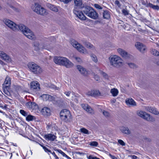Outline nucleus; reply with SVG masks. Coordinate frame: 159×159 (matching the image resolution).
I'll use <instances>...</instances> for the list:
<instances>
[{"mask_svg":"<svg viewBox=\"0 0 159 159\" xmlns=\"http://www.w3.org/2000/svg\"><path fill=\"white\" fill-rule=\"evenodd\" d=\"M98 71L100 74H101L105 79L107 80H109V77L107 74L100 70H99Z\"/></svg>","mask_w":159,"mask_h":159,"instance_id":"nucleus-31","label":"nucleus"},{"mask_svg":"<svg viewBox=\"0 0 159 159\" xmlns=\"http://www.w3.org/2000/svg\"><path fill=\"white\" fill-rule=\"evenodd\" d=\"M109 156L112 159H117V158L116 157H115V156L113 155H112L111 154H109Z\"/></svg>","mask_w":159,"mask_h":159,"instance_id":"nucleus-59","label":"nucleus"},{"mask_svg":"<svg viewBox=\"0 0 159 159\" xmlns=\"http://www.w3.org/2000/svg\"><path fill=\"white\" fill-rule=\"evenodd\" d=\"M26 106L28 108L33 109H36L38 107L36 103L32 102L27 103L26 104Z\"/></svg>","mask_w":159,"mask_h":159,"instance_id":"nucleus-21","label":"nucleus"},{"mask_svg":"<svg viewBox=\"0 0 159 159\" xmlns=\"http://www.w3.org/2000/svg\"><path fill=\"white\" fill-rule=\"evenodd\" d=\"M3 93L6 95V96H10L11 95V93L8 90L9 89V87L4 86L3 87Z\"/></svg>","mask_w":159,"mask_h":159,"instance_id":"nucleus-28","label":"nucleus"},{"mask_svg":"<svg viewBox=\"0 0 159 159\" xmlns=\"http://www.w3.org/2000/svg\"><path fill=\"white\" fill-rule=\"evenodd\" d=\"M117 52L122 57L125 59L130 58L132 57V56L122 49L120 48H118L117 49Z\"/></svg>","mask_w":159,"mask_h":159,"instance_id":"nucleus-10","label":"nucleus"},{"mask_svg":"<svg viewBox=\"0 0 159 159\" xmlns=\"http://www.w3.org/2000/svg\"><path fill=\"white\" fill-rule=\"evenodd\" d=\"M71 93V91H66V92H65V93H64L65 94H66V95L67 96V97H69L70 95V94Z\"/></svg>","mask_w":159,"mask_h":159,"instance_id":"nucleus-56","label":"nucleus"},{"mask_svg":"<svg viewBox=\"0 0 159 159\" xmlns=\"http://www.w3.org/2000/svg\"><path fill=\"white\" fill-rule=\"evenodd\" d=\"M135 46L138 50L142 53H143L146 49V46L140 42H137L135 44Z\"/></svg>","mask_w":159,"mask_h":159,"instance_id":"nucleus-13","label":"nucleus"},{"mask_svg":"<svg viewBox=\"0 0 159 159\" xmlns=\"http://www.w3.org/2000/svg\"><path fill=\"white\" fill-rule=\"evenodd\" d=\"M74 7L73 10L74 13L80 19L85 20L86 17L84 15L83 12L78 10V8H81L84 7L82 0H74Z\"/></svg>","mask_w":159,"mask_h":159,"instance_id":"nucleus-1","label":"nucleus"},{"mask_svg":"<svg viewBox=\"0 0 159 159\" xmlns=\"http://www.w3.org/2000/svg\"><path fill=\"white\" fill-rule=\"evenodd\" d=\"M85 45L87 47L89 48H92L93 47V45L89 42H86L85 43Z\"/></svg>","mask_w":159,"mask_h":159,"instance_id":"nucleus-48","label":"nucleus"},{"mask_svg":"<svg viewBox=\"0 0 159 159\" xmlns=\"http://www.w3.org/2000/svg\"><path fill=\"white\" fill-rule=\"evenodd\" d=\"M81 132L87 134H89V131L84 128H81L80 129Z\"/></svg>","mask_w":159,"mask_h":159,"instance_id":"nucleus-38","label":"nucleus"},{"mask_svg":"<svg viewBox=\"0 0 159 159\" xmlns=\"http://www.w3.org/2000/svg\"><path fill=\"white\" fill-rule=\"evenodd\" d=\"M43 149L46 152H50L51 153V151L50 150H49L46 147H43Z\"/></svg>","mask_w":159,"mask_h":159,"instance_id":"nucleus-54","label":"nucleus"},{"mask_svg":"<svg viewBox=\"0 0 159 159\" xmlns=\"http://www.w3.org/2000/svg\"><path fill=\"white\" fill-rule=\"evenodd\" d=\"M5 85L4 86L10 87L11 84V80L10 77L9 76H7L4 83Z\"/></svg>","mask_w":159,"mask_h":159,"instance_id":"nucleus-26","label":"nucleus"},{"mask_svg":"<svg viewBox=\"0 0 159 159\" xmlns=\"http://www.w3.org/2000/svg\"><path fill=\"white\" fill-rule=\"evenodd\" d=\"M41 113L43 115L45 116H49L51 115V110L50 108L45 107L42 109Z\"/></svg>","mask_w":159,"mask_h":159,"instance_id":"nucleus-14","label":"nucleus"},{"mask_svg":"<svg viewBox=\"0 0 159 159\" xmlns=\"http://www.w3.org/2000/svg\"><path fill=\"white\" fill-rule=\"evenodd\" d=\"M122 14L125 16L128 15L129 14V11L126 8L123 9L122 10Z\"/></svg>","mask_w":159,"mask_h":159,"instance_id":"nucleus-44","label":"nucleus"},{"mask_svg":"<svg viewBox=\"0 0 159 159\" xmlns=\"http://www.w3.org/2000/svg\"><path fill=\"white\" fill-rule=\"evenodd\" d=\"M16 31L18 30L19 29L21 31L23 34H24V32L27 30V29H29L24 25L21 24L19 25H16Z\"/></svg>","mask_w":159,"mask_h":159,"instance_id":"nucleus-23","label":"nucleus"},{"mask_svg":"<svg viewBox=\"0 0 159 159\" xmlns=\"http://www.w3.org/2000/svg\"><path fill=\"white\" fill-rule=\"evenodd\" d=\"M115 4H116L119 7H120L121 6V4L119 2L118 0H116L115 2Z\"/></svg>","mask_w":159,"mask_h":159,"instance_id":"nucleus-55","label":"nucleus"},{"mask_svg":"<svg viewBox=\"0 0 159 159\" xmlns=\"http://www.w3.org/2000/svg\"><path fill=\"white\" fill-rule=\"evenodd\" d=\"M75 153L77 154H79V155H80L84 154V153H83L82 152H75Z\"/></svg>","mask_w":159,"mask_h":159,"instance_id":"nucleus-60","label":"nucleus"},{"mask_svg":"<svg viewBox=\"0 0 159 159\" xmlns=\"http://www.w3.org/2000/svg\"><path fill=\"white\" fill-rule=\"evenodd\" d=\"M147 6L155 10H157V11L159 10V6H158L153 5L150 3H149L148 4Z\"/></svg>","mask_w":159,"mask_h":159,"instance_id":"nucleus-29","label":"nucleus"},{"mask_svg":"<svg viewBox=\"0 0 159 159\" xmlns=\"http://www.w3.org/2000/svg\"><path fill=\"white\" fill-rule=\"evenodd\" d=\"M98 143L96 141H93L91 142L89 145L91 146H93L94 147H96L98 145Z\"/></svg>","mask_w":159,"mask_h":159,"instance_id":"nucleus-46","label":"nucleus"},{"mask_svg":"<svg viewBox=\"0 0 159 159\" xmlns=\"http://www.w3.org/2000/svg\"><path fill=\"white\" fill-rule=\"evenodd\" d=\"M60 116L61 119L66 123L70 122L72 120L70 112L66 109H63L61 111Z\"/></svg>","mask_w":159,"mask_h":159,"instance_id":"nucleus-5","label":"nucleus"},{"mask_svg":"<svg viewBox=\"0 0 159 159\" xmlns=\"http://www.w3.org/2000/svg\"><path fill=\"white\" fill-rule=\"evenodd\" d=\"M151 53L154 55L157 56L159 55V52L154 49H152L151 50Z\"/></svg>","mask_w":159,"mask_h":159,"instance_id":"nucleus-37","label":"nucleus"},{"mask_svg":"<svg viewBox=\"0 0 159 159\" xmlns=\"http://www.w3.org/2000/svg\"><path fill=\"white\" fill-rule=\"evenodd\" d=\"M150 112L156 115H158L159 114L158 111L157 110L156 108L153 107H152V111H151Z\"/></svg>","mask_w":159,"mask_h":159,"instance_id":"nucleus-35","label":"nucleus"},{"mask_svg":"<svg viewBox=\"0 0 159 159\" xmlns=\"http://www.w3.org/2000/svg\"><path fill=\"white\" fill-rule=\"evenodd\" d=\"M103 17L104 18L108 19L110 17V15L109 12L107 11H103Z\"/></svg>","mask_w":159,"mask_h":159,"instance_id":"nucleus-32","label":"nucleus"},{"mask_svg":"<svg viewBox=\"0 0 159 159\" xmlns=\"http://www.w3.org/2000/svg\"><path fill=\"white\" fill-rule=\"evenodd\" d=\"M64 157H65L68 159H71L70 157L67 156L66 154Z\"/></svg>","mask_w":159,"mask_h":159,"instance_id":"nucleus-63","label":"nucleus"},{"mask_svg":"<svg viewBox=\"0 0 159 159\" xmlns=\"http://www.w3.org/2000/svg\"><path fill=\"white\" fill-rule=\"evenodd\" d=\"M102 113L104 116L107 118L109 117L110 116V114L107 111H103Z\"/></svg>","mask_w":159,"mask_h":159,"instance_id":"nucleus-43","label":"nucleus"},{"mask_svg":"<svg viewBox=\"0 0 159 159\" xmlns=\"http://www.w3.org/2000/svg\"><path fill=\"white\" fill-rule=\"evenodd\" d=\"M47 6L51 10L54 11V12H57L58 11V10L57 7L51 4L50 3H48L47 4Z\"/></svg>","mask_w":159,"mask_h":159,"instance_id":"nucleus-27","label":"nucleus"},{"mask_svg":"<svg viewBox=\"0 0 159 159\" xmlns=\"http://www.w3.org/2000/svg\"><path fill=\"white\" fill-rule=\"evenodd\" d=\"M71 43L72 46L80 52L84 54H86L88 53L85 48L75 40H72L71 41Z\"/></svg>","mask_w":159,"mask_h":159,"instance_id":"nucleus-8","label":"nucleus"},{"mask_svg":"<svg viewBox=\"0 0 159 159\" xmlns=\"http://www.w3.org/2000/svg\"><path fill=\"white\" fill-rule=\"evenodd\" d=\"M48 101H52L54 103H57V101L56 98L54 96H51L49 95Z\"/></svg>","mask_w":159,"mask_h":159,"instance_id":"nucleus-36","label":"nucleus"},{"mask_svg":"<svg viewBox=\"0 0 159 159\" xmlns=\"http://www.w3.org/2000/svg\"><path fill=\"white\" fill-rule=\"evenodd\" d=\"M109 60L111 65L113 67L119 68L124 64L123 59L117 55H111L109 58Z\"/></svg>","mask_w":159,"mask_h":159,"instance_id":"nucleus-3","label":"nucleus"},{"mask_svg":"<svg viewBox=\"0 0 159 159\" xmlns=\"http://www.w3.org/2000/svg\"><path fill=\"white\" fill-rule=\"evenodd\" d=\"M30 88L33 90H39L40 87L38 82L37 81L31 82L30 84Z\"/></svg>","mask_w":159,"mask_h":159,"instance_id":"nucleus-16","label":"nucleus"},{"mask_svg":"<svg viewBox=\"0 0 159 159\" xmlns=\"http://www.w3.org/2000/svg\"><path fill=\"white\" fill-rule=\"evenodd\" d=\"M132 159H136L137 157L135 155H132Z\"/></svg>","mask_w":159,"mask_h":159,"instance_id":"nucleus-62","label":"nucleus"},{"mask_svg":"<svg viewBox=\"0 0 159 159\" xmlns=\"http://www.w3.org/2000/svg\"><path fill=\"white\" fill-rule=\"evenodd\" d=\"M93 8L89 6H86L83 10V12L88 16Z\"/></svg>","mask_w":159,"mask_h":159,"instance_id":"nucleus-24","label":"nucleus"},{"mask_svg":"<svg viewBox=\"0 0 159 159\" xmlns=\"http://www.w3.org/2000/svg\"><path fill=\"white\" fill-rule=\"evenodd\" d=\"M129 66L131 68H135L137 67V66L134 63H127Z\"/></svg>","mask_w":159,"mask_h":159,"instance_id":"nucleus-41","label":"nucleus"},{"mask_svg":"<svg viewBox=\"0 0 159 159\" xmlns=\"http://www.w3.org/2000/svg\"><path fill=\"white\" fill-rule=\"evenodd\" d=\"M24 32V35L29 39L33 40L35 39V35L30 29H27V30Z\"/></svg>","mask_w":159,"mask_h":159,"instance_id":"nucleus-11","label":"nucleus"},{"mask_svg":"<svg viewBox=\"0 0 159 159\" xmlns=\"http://www.w3.org/2000/svg\"><path fill=\"white\" fill-rule=\"evenodd\" d=\"M44 137L46 140L51 141H54L57 138V137L55 135L52 134H45Z\"/></svg>","mask_w":159,"mask_h":159,"instance_id":"nucleus-18","label":"nucleus"},{"mask_svg":"<svg viewBox=\"0 0 159 159\" xmlns=\"http://www.w3.org/2000/svg\"><path fill=\"white\" fill-rule=\"evenodd\" d=\"M3 21L4 24L12 30L16 31V25L13 22L9 19H4Z\"/></svg>","mask_w":159,"mask_h":159,"instance_id":"nucleus-9","label":"nucleus"},{"mask_svg":"<svg viewBox=\"0 0 159 159\" xmlns=\"http://www.w3.org/2000/svg\"><path fill=\"white\" fill-rule=\"evenodd\" d=\"M118 143L120 144L121 145L123 146H124L125 145V143L121 139H119L118 140Z\"/></svg>","mask_w":159,"mask_h":159,"instance_id":"nucleus-51","label":"nucleus"},{"mask_svg":"<svg viewBox=\"0 0 159 159\" xmlns=\"http://www.w3.org/2000/svg\"><path fill=\"white\" fill-rule=\"evenodd\" d=\"M77 69L79 72L83 75L86 76L87 75L88 72L86 69L80 65H77L76 66Z\"/></svg>","mask_w":159,"mask_h":159,"instance_id":"nucleus-15","label":"nucleus"},{"mask_svg":"<svg viewBox=\"0 0 159 159\" xmlns=\"http://www.w3.org/2000/svg\"><path fill=\"white\" fill-rule=\"evenodd\" d=\"M94 6L95 7L98 9L101 10L102 9V7L98 4H94Z\"/></svg>","mask_w":159,"mask_h":159,"instance_id":"nucleus-50","label":"nucleus"},{"mask_svg":"<svg viewBox=\"0 0 159 159\" xmlns=\"http://www.w3.org/2000/svg\"><path fill=\"white\" fill-rule=\"evenodd\" d=\"M49 96V95L43 94L41 96V97L43 98V100L46 101L48 100Z\"/></svg>","mask_w":159,"mask_h":159,"instance_id":"nucleus-40","label":"nucleus"},{"mask_svg":"<svg viewBox=\"0 0 159 159\" xmlns=\"http://www.w3.org/2000/svg\"><path fill=\"white\" fill-rule=\"evenodd\" d=\"M55 151H57L59 153L61 154L63 156H64L66 154H65L63 151H62L61 150L57 149L56 150H54Z\"/></svg>","mask_w":159,"mask_h":159,"instance_id":"nucleus-49","label":"nucleus"},{"mask_svg":"<svg viewBox=\"0 0 159 159\" xmlns=\"http://www.w3.org/2000/svg\"><path fill=\"white\" fill-rule=\"evenodd\" d=\"M144 139L146 140L147 141H148V142H150V141H151V140H150V139H148V138H145Z\"/></svg>","mask_w":159,"mask_h":159,"instance_id":"nucleus-64","label":"nucleus"},{"mask_svg":"<svg viewBox=\"0 0 159 159\" xmlns=\"http://www.w3.org/2000/svg\"><path fill=\"white\" fill-rule=\"evenodd\" d=\"M0 57L2 60L7 62H11L12 61L10 56L3 51H0Z\"/></svg>","mask_w":159,"mask_h":159,"instance_id":"nucleus-12","label":"nucleus"},{"mask_svg":"<svg viewBox=\"0 0 159 159\" xmlns=\"http://www.w3.org/2000/svg\"><path fill=\"white\" fill-rule=\"evenodd\" d=\"M137 114L140 117L148 121L153 122L155 121V119L153 117L145 111L141 110L138 111Z\"/></svg>","mask_w":159,"mask_h":159,"instance_id":"nucleus-6","label":"nucleus"},{"mask_svg":"<svg viewBox=\"0 0 159 159\" xmlns=\"http://www.w3.org/2000/svg\"><path fill=\"white\" fill-rule=\"evenodd\" d=\"M27 66L30 70L34 74L39 75L43 71L41 67L34 62H29Z\"/></svg>","mask_w":159,"mask_h":159,"instance_id":"nucleus-4","label":"nucleus"},{"mask_svg":"<svg viewBox=\"0 0 159 159\" xmlns=\"http://www.w3.org/2000/svg\"><path fill=\"white\" fill-rule=\"evenodd\" d=\"M120 129L122 133L126 134L129 135L131 133V130L127 127L122 126L120 128Z\"/></svg>","mask_w":159,"mask_h":159,"instance_id":"nucleus-22","label":"nucleus"},{"mask_svg":"<svg viewBox=\"0 0 159 159\" xmlns=\"http://www.w3.org/2000/svg\"><path fill=\"white\" fill-rule=\"evenodd\" d=\"M82 107L87 112L90 113H93V109L87 104H82L81 105Z\"/></svg>","mask_w":159,"mask_h":159,"instance_id":"nucleus-19","label":"nucleus"},{"mask_svg":"<svg viewBox=\"0 0 159 159\" xmlns=\"http://www.w3.org/2000/svg\"><path fill=\"white\" fill-rule=\"evenodd\" d=\"M35 119V117L34 116L30 115H28V116L26 117V120L27 121H32Z\"/></svg>","mask_w":159,"mask_h":159,"instance_id":"nucleus-33","label":"nucleus"},{"mask_svg":"<svg viewBox=\"0 0 159 159\" xmlns=\"http://www.w3.org/2000/svg\"><path fill=\"white\" fill-rule=\"evenodd\" d=\"M32 9L37 14L41 15L47 14L46 10L38 3H34V6L32 7Z\"/></svg>","mask_w":159,"mask_h":159,"instance_id":"nucleus-7","label":"nucleus"},{"mask_svg":"<svg viewBox=\"0 0 159 159\" xmlns=\"http://www.w3.org/2000/svg\"><path fill=\"white\" fill-rule=\"evenodd\" d=\"M61 2H63L64 3L67 4L71 2L72 0H59Z\"/></svg>","mask_w":159,"mask_h":159,"instance_id":"nucleus-52","label":"nucleus"},{"mask_svg":"<svg viewBox=\"0 0 159 159\" xmlns=\"http://www.w3.org/2000/svg\"><path fill=\"white\" fill-rule=\"evenodd\" d=\"M153 107L151 106H145L144 107L145 110L149 112H150Z\"/></svg>","mask_w":159,"mask_h":159,"instance_id":"nucleus-45","label":"nucleus"},{"mask_svg":"<svg viewBox=\"0 0 159 159\" xmlns=\"http://www.w3.org/2000/svg\"><path fill=\"white\" fill-rule=\"evenodd\" d=\"M126 103L128 105H132L133 106H136V104L134 100L131 98H129L126 100Z\"/></svg>","mask_w":159,"mask_h":159,"instance_id":"nucleus-25","label":"nucleus"},{"mask_svg":"<svg viewBox=\"0 0 159 159\" xmlns=\"http://www.w3.org/2000/svg\"><path fill=\"white\" fill-rule=\"evenodd\" d=\"M90 57L92 60L95 62H97L98 61V59L96 55L94 54H91Z\"/></svg>","mask_w":159,"mask_h":159,"instance_id":"nucleus-39","label":"nucleus"},{"mask_svg":"<svg viewBox=\"0 0 159 159\" xmlns=\"http://www.w3.org/2000/svg\"><path fill=\"white\" fill-rule=\"evenodd\" d=\"M88 16L93 19H97L98 18V15L93 9Z\"/></svg>","mask_w":159,"mask_h":159,"instance_id":"nucleus-20","label":"nucleus"},{"mask_svg":"<svg viewBox=\"0 0 159 159\" xmlns=\"http://www.w3.org/2000/svg\"><path fill=\"white\" fill-rule=\"evenodd\" d=\"M50 153H51L53 155V156L55 157V159H59V158L56 155L55 153L54 152H51Z\"/></svg>","mask_w":159,"mask_h":159,"instance_id":"nucleus-57","label":"nucleus"},{"mask_svg":"<svg viewBox=\"0 0 159 159\" xmlns=\"http://www.w3.org/2000/svg\"><path fill=\"white\" fill-rule=\"evenodd\" d=\"M110 92L113 97L116 96L118 93V90L115 88L111 89Z\"/></svg>","mask_w":159,"mask_h":159,"instance_id":"nucleus-30","label":"nucleus"},{"mask_svg":"<svg viewBox=\"0 0 159 159\" xmlns=\"http://www.w3.org/2000/svg\"><path fill=\"white\" fill-rule=\"evenodd\" d=\"M116 100L115 99H113L111 100V103H114L116 102Z\"/></svg>","mask_w":159,"mask_h":159,"instance_id":"nucleus-61","label":"nucleus"},{"mask_svg":"<svg viewBox=\"0 0 159 159\" xmlns=\"http://www.w3.org/2000/svg\"><path fill=\"white\" fill-rule=\"evenodd\" d=\"M96 157H93L92 155H89L88 157H87L89 159H95V158Z\"/></svg>","mask_w":159,"mask_h":159,"instance_id":"nucleus-58","label":"nucleus"},{"mask_svg":"<svg viewBox=\"0 0 159 159\" xmlns=\"http://www.w3.org/2000/svg\"><path fill=\"white\" fill-rule=\"evenodd\" d=\"M53 61L56 64L64 66L67 68H71L74 66V64L67 58L63 57H55Z\"/></svg>","mask_w":159,"mask_h":159,"instance_id":"nucleus-2","label":"nucleus"},{"mask_svg":"<svg viewBox=\"0 0 159 159\" xmlns=\"http://www.w3.org/2000/svg\"><path fill=\"white\" fill-rule=\"evenodd\" d=\"M34 46L37 47V48L39 49H40V48H46V46H44L43 47H42L41 45H40L37 42H34Z\"/></svg>","mask_w":159,"mask_h":159,"instance_id":"nucleus-34","label":"nucleus"},{"mask_svg":"<svg viewBox=\"0 0 159 159\" xmlns=\"http://www.w3.org/2000/svg\"><path fill=\"white\" fill-rule=\"evenodd\" d=\"M94 79L96 81H99L100 80V78L99 76L97 75H94Z\"/></svg>","mask_w":159,"mask_h":159,"instance_id":"nucleus-53","label":"nucleus"},{"mask_svg":"<svg viewBox=\"0 0 159 159\" xmlns=\"http://www.w3.org/2000/svg\"><path fill=\"white\" fill-rule=\"evenodd\" d=\"M74 58L76 60L77 62L79 63H81L82 62V60L81 58L79 57H74Z\"/></svg>","mask_w":159,"mask_h":159,"instance_id":"nucleus-47","label":"nucleus"},{"mask_svg":"<svg viewBox=\"0 0 159 159\" xmlns=\"http://www.w3.org/2000/svg\"><path fill=\"white\" fill-rule=\"evenodd\" d=\"M88 95L94 97H99L101 95L99 90H95L91 91L88 93Z\"/></svg>","mask_w":159,"mask_h":159,"instance_id":"nucleus-17","label":"nucleus"},{"mask_svg":"<svg viewBox=\"0 0 159 159\" xmlns=\"http://www.w3.org/2000/svg\"><path fill=\"white\" fill-rule=\"evenodd\" d=\"M20 113L24 116L26 117L28 116V113L24 110L21 109L20 111Z\"/></svg>","mask_w":159,"mask_h":159,"instance_id":"nucleus-42","label":"nucleus"}]
</instances>
